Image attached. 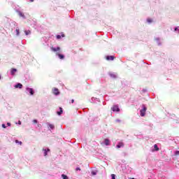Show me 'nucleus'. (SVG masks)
Instances as JSON below:
<instances>
[{"instance_id": "f257e3e1", "label": "nucleus", "mask_w": 179, "mask_h": 179, "mask_svg": "<svg viewBox=\"0 0 179 179\" xmlns=\"http://www.w3.org/2000/svg\"><path fill=\"white\" fill-rule=\"evenodd\" d=\"M145 115H146V107L143 106V108L140 110V115H141V117H145Z\"/></svg>"}, {"instance_id": "f03ea898", "label": "nucleus", "mask_w": 179, "mask_h": 179, "mask_svg": "<svg viewBox=\"0 0 179 179\" xmlns=\"http://www.w3.org/2000/svg\"><path fill=\"white\" fill-rule=\"evenodd\" d=\"M52 93L55 94V96H58L59 94V90L58 88H53Z\"/></svg>"}, {"instance_id": "7ed1b4c3", "label": "nucleus", "mask_w": 179, "mask_h": 179, "mask_svg": "<svg viewBox=\"0 0 179 179\" xmlns=\"http://www.w3.org/2000/svg\"><path fill=\"white\" fill-rule=\"evenodd\" d=\"M111 110H112L113 111H114V112H115V111L119 112V111H120V108H118V106L114 105V106L112 107Z\"/></svg>"}, {"instance_id": "20e7f679", "label": "nucleus", "mask_w": 179, "mask_h": 179, "mask_svg": "<svg viewBox=\"0 0 179 179\" xmlns=\"http://www.w3.org/2000/svg\"><path fill=\"white\" fill-rule=\"evenodd\" d=\"M50 50L52 51H53V52H57V51H59L61 50V48H59V47H57V48L51 47Z\"/></svg>"}, {"instance_id": "39448f33", "label": "nucleus", "mask_w": 179, "mask_h": 179, "mask_svg": "<svg viewBox=\"0 0 179 179\" xmlns=\"http://www.w3.org/2000/svg\"><path fill=\"white\" fill-rule=\"evenodd\" d=\"M124 143L122 142H120L118 143V144L116 145V148L117 149H120V148H124Z\"/></svg>"}, {"instance_id": "423d86ee", "label": "nucleus", "mask_w": 179, "mask_h": 179, "mask_svg": "<svg viewBox=\"0 0 179 179\" xmlns=\"http://www.w3.org/2000/svg\"><path fill=\"white\" fill-rule=\"evenodd\" d=\"M14 87L15 89H22L23 87V85H22L21 83H17L14 86Z\"/></svg>"}, {"instance_id": "0eeeda50", "label": "nucleus", "mask_w": 179, "mask_h": 179, "mask_svg": "<svg viewBox=\"0 0 179 179\" xmlns=\"http://www.w3.org/2000/svg\"><path fill=\"white\" fill-rule=\"evenodd\" d=\"M27 92H29V94H31V96H33V94H34V91H33V90L31 88H27Z\"/></svg>"}, {"instance_id": "6e6552de", "label": "nucleus", "mask_w": 179, "mask_h": 179, "mask_svg": "<svg viewBox=\"0 0 179 179\" xmlns=\"http://www.w3.org/2000/svg\"><path fill=\"white\" fill-rule=\"evenodd\" d=\"M114 58H115L114 56H107L106 57L107 61H114Z\"/></svg>"}, {"instance_id": "1a4fd4ad", "label": "nucleus", "mask_w": 179, "mask_h": 179, "mask_svg": "<svg viewBox=\"0 0 179 179\" xmlns=\"http://www.w3.org/2000/svg\"><path fill=\"white\" fill-rule=\"evenodd\" d=\"M16 72H17V69H11L10 70V73L13 76H14L15 73H16Z\"/></svg>"}, {"instance_id": "9d476101", "label": "nucleus", "mask_w": 179, "mask_h": 179, "mask_svg": "<svg viewBox=\"0 0 179 179\" xmlns=\"http://www.w3.org/2000/svg\"><path fill=\"white\" fill-rule=\"evenodd\" d=\"M56 55L59 57V59H64V58H65V56L64 55H61L59 53H56Z\"/></svg>"}, {"instance_id": "9b49d317", "label": "nucleus", "mask_w": 179, "mask_h": 179, "mask_svg": "<svg viewBox=\"0 0 179 179\" xmlns=\"http://www.w3.org/2000/svg\"><path fill=\"white\" fill-rule=\"evenodd\" d=\"M104 142L106 146H108L110 145V140H108V138H105Z\"/></svg>"}, {"instance_id": "f8f14e48", "label": "nucleus", "mask_w": 179, "mask_h": 179, "mask_svg": "<svg viewBox=\"0 0 179 179\" xmlns=\"http://www.w3.org/2000/svg\"><path fill=\"white\" fill-rule=\"evenodd\" d=\"M18 15L20 17H24V14H23L22 12L19 11Z\"/></svg>"}, {"instance_id": "ddd939ff", "label": "nucleus", "mask_w": 179, "mask_h": 179, "mask_svg": "<svg viewBox=\"0 0 179 179\" xmlns=\"http://www.w3.org/2000/svg\"><path fill=\"white\" fill-rule=\"evenodd\" d=\"M24 33L26 36H29V34H31V31L30 30H28V31H25Z\"/></svg>"}, {"instance_id": "4468645a", "label": "nucleus", "mask_w": 179, "mask_h": 179, "mask_svg": "<svg viewBox=\"0 0 179 179\" xmlns=\"http://www.w3.org/2000/svg\"><path fill=\"white\" fill-rule=\"evenodd\" d=\"M59 110L60 111L57 112L58 115H61V114L63 113L62 108H59Z\"/></svg>"}, {"instance_id": "2eb2a0df", "label": "nucleus", "mask_w": 179, "mask_h": 179, "mask_svg": "<svg viewBox=\"0 0 179 179\" xmlns=\"http://www.w3.org/2000/svg\"><path fill=\"white\" fill-rule=\"evenodd\" d=\"M49 128H50V129H54V128H55V127L54 126V124H49Z\"/></svg>"}, {"instance_id": "dca6fc26", "label": "nucleus", "mask_w": 179, "mask_h": 179, "mask_svg": "<svg viewBox=\"0 0 179 179\" xmlns=\"http://www.w3.org/2000/svg\"><path fill=\"white\" fill-rule=\"evenodd\" d=\"M154 148H155V150H156L157 152H158V150H159V147H157V144H155V145H154Z\"/></svg>"}, {"instance_id": "f3484780", "label": "nucleus", "mask_w": 179, "mask_h": 179, "mask_svg": "<svg viewBox=\"0 0 179 179\" xmlns=\"http://www.w3.org/2000/svg\"><path fill=\"white\" fill-rule=\"evenodd\" d=\"M44 150V156H47V152H50V149L43 150Z\"/></svg>"}, {"instance_id": "a211bd4d", "label": "nucleus", "mask_w": 179, "mask_h": 179, "mask_svg": "<svg viewBox=\"0 0 179 179\" xmlns=\"http://www.w3.org/2000/svg\"><path fill=\"white\" fill-rule=\"evenodd\" d=\"M62 177L63 179H68V176L65 174H62Z\"/></svg>"}, {"instance_id": "6ab92c4d", "label": "nucleus", "mask_w": 179, "mask_h": 179, "mask_svg": "<svg viewBox=\"0 0 179 179\" xmlns=\"http://www.w3.org/2000/svg\"><path fill=\"white\" fill-rule=\"evenodd\" d=\"M15 143H19L20 145H22V141H18L17 140H15Z\"/></svg>"}, {"instance_id": "aec40b11", "label": "nucleus", "mask_w": 179, "mask_h": 179, "mask_svg": "<svg viewBox=\"0 0 179 179\" xmlns=\"http://www.w3.org/2000/svg\"><path fill=\"white\" fill-rule=\"evenodd\" d=\"M178 155H179V151H176L175 156H178Z\"/></svg>"}, {"instance_id": "412c9836", "label": "nucleus", "mask_w": 179, "mask_h": 179, "mask_svg": "<svg viewBox=\"0 0 179 179\" xmlns=\"http://www.w3.org/2000/svg\"><path fill=\"white\" fill-rule=\"evenodd\" d=\"M147 22H148V23H152V19H148Z\"/></svg>"}, {"instance_id": "4be33fe9", "label": "nucleus", "mask_w": 179, "mask_h": 179, "mask_svg": "<svg viewBox=\"0 0 179 179\" xmlns=\"http://www.w3.org/2000/svg\"><path fill=\"white\" fill-rule=\"evenodd\" d=\"M111 177H112V179H115V174H112Z\"/></svg>"}, {"instance_id": "5701e85b", "label": "nucleus", "mask_w": 179, "mask_h": 179, "mask_svg": "<svg viewBox=\"0 0 179 179\" xmlns=\"http://www.w3.org/2000/svg\"><path fill=\"white\" fill-rule=\"evenodd\" d=\"M57 40H59V38H61V35H57Z\"/></svg>"}, {"instance_id": "b1692460", "label": "nucleus", "mask_w": 179, "mask_h": 179, "mask_svg": "<svg viewBox=\"0 0 179 179\" xmlns=\"http://www.w3.org/2000/svg\"><path fill=\"white\" fill-rule=\"evenodd\" d=\"M37 122H37V120H33V123H34V124H37Z\"/></svg>"}, {"instance_id": "393cba45", "label": "nucleus", "mask_w": 179, "mask_h": 179, "mask_svg": "<svg viewBox=\"0 0 179 179\" xmlns=\"http://www.w3.org/2000/svg\"><path fill=\"white\" fill-rule=\"evenodd\" d=\"M17 36H19V29H16Z\"/></svg>"}, {"instance_id": "a878e982", "label": "nucleus", "mask_w": 179, "mask_h": 179, "mask_svg": "<svg viewBox=\"0 0 179 179\" xmlns=\"http://www.w3.org/2000/svg\"><path fill=\"white\" fill-rule=\"evenodd\" d=\"M80 171V168H76V171Z\"/></svg>"}, {"instance_id": "bb28decb", "label": "nucleus", "mask_w": 179, "mask_h": 179, "mask_svg": "<svg viewBox=\"0 0 179 179\" xmlns=\"http://www.w3.org/2000/svg\"><path fill=\"white\" fill-rule=\"evenodd\" d=\"M2 127H3V128H6V126L4 124H2Z\"/></svg>"}, {"instance_id": "cd10ccee", "label": "nucleus", "mask_w": 179, "mask_h": 179, "mask_svg": "<svg viewBox=\"0 0 179 179\" xmlns=\"http://www.w3.org/2000/svg\"><path fill=\"white\" fill-rule=\"evenodd\" d=\"M71 103H72V104H73V103H75V100H74V99H72V100H71Z\"/></svg>"}, {"instance_id": "c85d7f7f", "label": "nucleus", "mask_w": 179, "mask_h": 179, "mask_svg": "<svg viewBox=\"0 0 179 179\" xmlns=\"http://www.w3.org/2000/svg\"><path fill=\"white\" fill-rule=\"evenodd\" d=\"M7 125L8 126V127H10V123H7Z\"/></svg>"}, {"instance_id": "c756f323", "label": "nucleus", "mask_w": 179, "mask_h": 179, "mask_svg": "<svg viewBox=\"0 0 179 179\" xmlns=\"http://www.w3.org/2000/svg\"><path fill=\"white\" fill-rule=\"evenodd\" d=\"M30 2H34V0H29Z\"/></svg>"}, {"instance_id": "7c9ffc66", "label": "nucleus", "mask_w": 179, "mask_h": 179, "mask_svg": "<svg viewBox=\"0 0 179 179\" xmlns=\"http://www.w3.org/2000/svg\"><path fill=\"white\" fill-rule=\"evenodd\" d=\"M62 37H65V35L62 34Z\"/></svg>"}, {"instance_id": "2f4dec72", "label": "nucleus", "mask_w": 179, "mask_h": 179, "mask_svg": "<svg viewBox=\"0 0 179 179\" xmlns=\"http://www.w3.org/2000/svg\"><path fill=\"white\" fill-rule=\"evenodd\" d=\"M94 176L96 174L95 173H93Z\"/></svg>"}, {"instance_id": "473e14b6", "label": "nucleus", "mask_w": 179, "mask_h": 179, "mask_svg": "<svg viewBox=\"0 0 179 179\" xmlns=\"http://www.w3.org/2000/svg\"><path fill=\"white\" fill-rule=\"evenodd\" d=\"M131 179H135L134 178H132Z\"/></svg>"}, {"instance_id": "72a5a7b5", "label": "nucleus", "mask_w": 179, "mask_h": 179, "mask_svg": "<svg viewBox=\"0 0 179 179\" xmlns=\"http://www.w3.org/2000/svg\"><path fill=\"white\" fill-rule=\"evenodd\" d=\"M148 179H150V178H148Z\"/></svg>"}]
</instances>
